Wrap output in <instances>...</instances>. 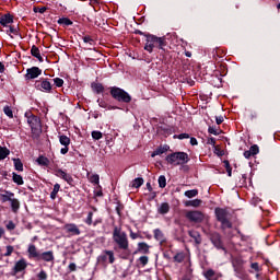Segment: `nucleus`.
<instances>
[{
    "mask_svg": "<svg viewBox=\"0 0 280 280\" xmlns=\"http://www.w3.org/2000/svg\"><path fill=\"white\" fill-rule=\"evenodd\" d=\"M165 47H167V38L165 36L159 37L152 34L145 35L144 50L149 54H152L155 49L165 51Z\"/></svg>",
    "mask_w": 280,
    "mask_h": 280,
    "instance_id": "f257e3e1",
    "label": "nucleus"
},
{
    "mask_svg": "<svg viewBox=\"0 0 280 280\" xmlns=\"http://www.w3.org/2000/svg\"><path fill=\"white\" fill-rule=\"evenodd\" d=\"M27 257L28 259H34L35 261H46L51 262L56 257L54 256V250H48L40 253L38 247L34 244H30L27 247Z\"/></svg>",
    "mask_w": 280,
    "mask_h": 280,
    "instance_id": "f03ea898",
    "label": "nucleus"
},
{
    "mask_svg": "<svg viewBox=\"0 0 280 280\" xmlns=\"http://www.w3.org/2000/svg\"><path fill=\"white\" fill-rule=\"evenodd\" d=\"M109 91L110 97L118 102L119 104H130L132 102V96L124 89L119 86H109L107 88Z\"/></svg>",
    "mask_w": 280,
    "mask_h": 280,
    "instance_id": "7ed1b4c3",
    "label": "nucleus"
},
{
    "mask_svg": "<svg viewBox=\"0 0 280 280\" xmlns=\"http://www.w3.org/2000/svg\"><path fill=\"white\" fill-rule=\"evenodd\" d=\"M113 241L118 246V250H128L130 243L128 242V234L121 231V228L115 226L113 231Z\"/></svg>",
    "mask_w": 280,
    "mask_h": 280,
    "instance_id": "20e7f679",
    "label": "nucleus"
},
{
    "mask_svg": "<svg viewBox=\"0 0 280 280\" xmlns=\"http://www.w3.org/2000/svg\"><path fill=\"white\" fill-rule=\"evenodd\" d=\"M165 161L168 163V165H187L189 163V154L178 151V152H173L168 155H166Z\"/></svg>",
    "mask_w": 280,
    "mask_h": 280,
    "instance_id": "39448f33",
    "label": "nucleus"
},
{
    "mask_svg": "<svg viewBox=\"0 0 280 280\" xmlns=\"http://www.w3.org/2000/svg\"><path fill=\"white\" fill-rule=\"evenodd\" d=\"M214 215L217 221L221 223V230L224 232L226 229H233V223L229 220V210L223 208H215Z\"/></svg>",
    "mask_w": 280,
    "mask_h": 280,
    "instance_id": "423d86ee",
    "label": "nucleus"
},
{
    "mask_svg": "<svg viewBox=\"0 0 280 280\" xmlns=\"http://www.w3.org/2000/svg\"><path fill=\"white\" fill-rule=\"evenodd\" d=\"M27 124L31 126L32 135H34V137H40L43 133V124L40 122V118L34 114H31L27 117Z\"/></svg>",
    "mask_w": 280,
    "mask_h": 280,
    "instance_id": "0eeeda50",
    "label": "nucleus"
},
{
    "mask_svg": "<svg viewBox=\"0 0 280 280\" xmlns=\"http://www.w3.org/2000/svg\"><path fill=\"white\" fill-rule=\"evenodd\" d=\"M209 240L211 244L217 248V250H223L226 253V246H224V241L222 240V234L219 232H211L209 234Z\"/></svg>",
    "mask_w": 280,
    "mask_h": 280,
    "instance_id": "6e6552de",
    "label": "nucleus"
},
{
    "mask_svg": "<svg viewBox=\"0 0 280 280\" xmlns=\"http://www.w3.org/2000/svg\"><path fill=\"white\" fill-rule=\"evenodd\" d=\"M96 261L100 266H106V261H108V264H115V252L108 249L103 250L96 258Z\"/></svg>",
    "mask_w": 280,
    "mask_h": 280,
    "instance_id": "1a4fd4ad",
    "label": "nucleus"
},
{
    "mask_svg": "<svg viewBox=\"0 0 280 280\" xmlns=\"http://www.w3.org/2000/svg\"><path fill=\"white\" fill-rule=\"evenodd\" d=\"M185 218L194 224H201V222H205V213L200 210H188Z\"/></svg>",
    "mask_w": 280,
    "mask_h": 280,
    "instance_id": "9d476101",
    "label": "nucleus"
},
{
    "mask_svg": "<svg viewBox=\"0 0 280 280\" xmlns=\"http://www.w3.org/2000/svg\"><path fill=\"white\" fill-rule=\"evenodd\" d=\"M35 89L42 93H51L52 85L49 79H40L35 81Z\"/></svg>",
    "mask_w": 280,
    "mask_h": 280,
    "instance_id": "9b49d317",
    "label": "nucleus"
},
{
    "mask_svg": "<svg viewBox=\"0 0 280 280\" xmlns=\"http://www.w3.org/2000/svg\"><path fill=\"white\" fill-rule=\"evenodd\" d=\"M25 270H27V260H25V258H22L15 262L14 267L10 272V276L16 277L19 272H25Z\"/></svg>",
    "mask_w": 280,
    "mask_h": 280,
    "instance_id": "f8f14e48",
    "label": "nucleus"
},
{
    "mask_svg": "<svg viewBox=\"0 0 280 280\" xmlns=\"http://www.w3.org/2000/svg\"><path fill=\"white\" fill-rule=\"evenodd\" d=\"M43 74V70L38 67H32L26 69V74L25 78L26 80H36V78H38V75Z\"/></svg>",
    "mask_w": 280,
    "mask_h": 280,
    "instance_id": "ddd939ff",
    "label": "nucleus"
},
{
    "mask_svg": "<svg viewBox=\"0 0 280 280\" xmlns=\"http://www.w3.org/2000/svg\"><path fill=\"white\" fill-rule=\"evenodd\" d=\"M59 142L63 148L60 150V154H67L69 152V145H71V138L66 135L59 136Z\"/></svg>",
    "mask_w": 280,
    "mask_h": 280,
    "instance_id": "4468645a",
    "label": "nucleus"
},
{
    "mask_svg": "<svg viewBox=\"0 0 280 280\" xmlns=\"http://www.w3.org/2000/svg\"><path fill=\"white\" fill-rule=\"evenodd\" d=\"M203 277L207 280H222V273L215 272L213 269H208L203 272Z\"/></svg>",
    "mask_w": 280,
    "mask_h": 280,
    "instance_id": "2eb2a0df",
    "label": "nucleus"
},
{
    "mask_svg": "<svg viewBox=\"0 0 280 280\" xmlns=\"http://www.w3.org/2000/svg\"><path fill=\"white\" fill-rule=\"evenodd\" d=\"M12 23H14V15L7 13L0 16V25L2 27H9Z\"/></svg>",
    "mask_w": 280,
    "mask_h": 280,
    "instance_id": "dca6fc26",
    "label": "nucleus"
},
{
    "mask_svg": "<svg viewBox=\"0 0 280 280\" xmlns=\"http://www.w3.org/2000/svg\"><path fill=\"white\" fill-rule=\"evenodd\" d=\"M137 253H141L142 255H150V245L145 242L138 243V248L136 252H133V255H137Z\"/></svg>",
    "mask_w": 280,
    "mask_h": 280,
    "instance_id": "f3484780",
    "label": "nucleus"
},
{
    "mask_svg": "<svg viewBox=\"0 0 280 280\" xmlns=\"http://www.w3.org/2000/svg\"><path fill=\"white\" fill-rule=\"evenodd\" d=\"M65 229L70 235H80V228L75 225V223H68L65 225Z\"/></svg>",
    "mask_w": 280,
    "mask_h": 280,
    "instance_id": "a211bd4d",
    "label": "nucleus"
},
{
    "mask_svg": "<svg viewBox=\"0 0 280 280\" xmlns=\"http://www.w3.org/2000/svg\"><path fill=\"white\" fill-rule=\"evenodd\" d=\"M14 198V192L4 190V194H0V200L2 203L10 202Z\"/></svg>",
    "mask_w": 280,
    "mask_h": 280,
    "instance_id": "6ab92c4d",
    "label": "nucleus"
},
{
    "mask_svg": "<svg viewBox=\"0 0 280 280\" xmlns=\"http://www.w3.org/2000/svg\"><path fill=\"white\" fill-rule=\"evenodd\" d=\"M188 235L195 241L196 246H200V244H202V236H200V233L196 231H189Z\"/></svg>",
    "mask_w": 280,
    "mask_h": 280,
    "instance_id": "aec40b11",
    "label": "nucleus"
},
{
    "mask_svg": "<svg viewBox=\"0 0 280 280\" xmlns=\"http://www.w3.org/2000/svg\"><path fill=\"white\" fill-rule=\"evenodd\" d=\"M91 89L94 93H96L97 95L104 93L105 91V88H104V84L102 83H97V82H92L91 83Z\"/></svg>",
    "mask_w": 280,
    "mask_h": 280,
    "instance_id": "412c9836",
    "label": "nucleus"
},
{
    "mask_svg": "<svg viewBox=\"0 0 280 280\" xmlns=\"http://www.w3.org/2000/svg\"><path fill=\"white\" fill-rule=\"evenodd\" d=\"M7 34H13L14 36H20L21 38H23V35H21V28L19 27V25H10L9 30H7Z\"/></svg>",
    "mask_w": 280,
    "mask_h": 280,
    "instance_id": "4be33fe9",
    "label": "nucleus"
},
{
    "mask_svg": "<svg viewBox=\"0 0 280 280\" xmlns=\"http://www.w3.org/2000/svg\"><path fill=\"white\" fill-rule=\"evenodd\" d=\"M153 235L154 240H156V242H160V244H163V242H165V234H163V231H161V229H155L153 231Z\"/></svg>",
    "mask_w": 280,
    "mask_h": 280,
    "instance_id": "5701e85b",
    "label": "nucleus"
},
{
    "mask_svg": "<svg viewBox=\"0 0 280 280\" xmlns=\"http://www.w3.org/2000/svg\"><path fill=\"white\" fill-rule=\"evenodd\" d=\"M10 205H11L12 212L13 213H19V209H21V201H19V199L13 197L10 200Z\"/></svg>",
    "mask_w": 280,
    "mask_h": 280,
    "instance_id": "b1692460",
    "label": "nucleus"
},
{
    "mask_svg": "<svg viewBox=\"0 0 280 280\" xmlns=\"http://www.w3.org/2000/svg\"><path fill=\"white\" fill-rule=\"evenodd\" d=\"M167 150H170V147H167V145L160 147L152 152L151 156H152V159H154V156H161V154H165V152H167Z\"/></svg>",
    "mask_w": 280,
    "mask_h": 280,
    "instance_id": "393cba45",
    "label": "nucleus"
},
{
    "mask_svg": "<svg viewBox=\"0 0 280 280\" xmlns=\"http://www.w3.org/2000/svg\"><path fill=\"white\" fill-rule=\"evenodd\" d=\"M13 165L16 172H23V162L19 158H13Z\"/></svg>",
    "mask_w": 280,
    "mask_h": 280,
    "instance_id": "a878e982",
    "label": "nucleus"
},
{
    "mask_svg": "<svg viewBox=\"0 0 280 280\" xmlns=\"http://www.w3.org/2000/svg\"><path fill=\"white\" fill-rule=\"evenodd\" d=\"M185 207H195L198 208L200 205H202V201L200 199H194V200H187L184 202Z\"/></svg>",
    "mask_w": 280,
    "mask_h": 280,
    "instance_id": "bb28decb",
    "label": "nucleus"
},
{
    "mask_svg": "<svg viewBox=\"0 0 280 280\" xmlns=\"http://www.w3.org/2000/svg\"><path fill=\"white\" fill-rule=\"evenodd\" d=\"M12 180L15 183V185H24L25 182L23 180V176L16 174L15 172L12 173Z\"/></svg>",
    "mask_w": 280,
    "mask_h": 280,
    "instance_id": "cd10ccee",
    "label": "nucleus"
},
{
    "mask_svg": "<svg viewBox=\"0 0 280 280\" xmlns=\"http://www.w3.org/2000/svg\"><path fill=\"white\" fill-rule=\"evenodd\" d=\"M158 211L161 215H165V214L170 213V203H167V202L161 203Z\"/></svg>",
    "mask_w": 280,
    "mask_h": 280,
    "instance_id": "c85d7f7f",
    "label": "nucleus"
},
{
    "mask_svg": "<svg viewBox=\"0 0 280 280\" xmlns=\"http://www.w3.org/2000/svg\"><path fill=\"white\" fill-rule=\"evenodd\" d=\"M8 156H10V150L0 145V161L8 159Z\"/></svg>",
    "mask_w": 280,
    "mask_h": 280,
    "instance_id": "c756f323",
    "label": "nucleus"
},
{
    "mask_svg": "<svg viewBox=\"0 0 280 280\" xmlns=\"http://www.w3.org/2000/svg\"><path fill=\"white\" fill-rule=\"evenodd\" d=\"M38 165H43L44 167H49V160L45 155H39L37 158Z\"/></svg>",
    "mask_w": 280,
    "mask_h": 280,
    "instance_id": "7c9ffc66",
    "label": "nucleus"
},
{
    "mask_svg": "<svg viewBox=\"0 0 280 280\" xmlns=\"http://www.w3.org/2000/svg\"><path fill=\"white\" fill-rule=\"evenodd\" d=\"M173 261H175L176 264H183L185 261V253L184 252L177 253L173 257Z\"/></svg>",
    "mask_w": 280,
    "mask_h": 280,
    "instance_id": "2f4dec72",
    "label": "nucleus"
},
{
    "mask_svg": "<svg viewBox=\"0 0 280 280\" xmlns=\"http://www.w3.org/2000/svg\"><path fill=\"white\" fill-rule=\"evenodd\" d=\"M58 191H60V184H55L52 191L50 192L51 200H56V198H58Z\"/></svg>",
    "mask_w": 280,
    "mask_h": 280,
    "instance_id": "473e14b6",
    "label": "nucleus"
},
{
    "mask_svg": "<svg viewBox=\"0 0 280 280\" xmlns=\"http://www.w3.org/2000/svg\"><path fill=\"white\" fill-rule=\"evenodd\" d=\"M58 25H66V27H69V25H73V21L69 18H61L57 21Z\"/></svg>",
    "mask_w": 280,
    "mask_h": 280,
    "instance_id": "72a5a7b5",
    "label": "nucleus"
},
{
    "mask_svg": "<svg viewBox=\"0 0 280 280\" xmlns=\"http://www.w3.org/2000/svg\"><path fill=\"white\" fill-rule=\"evenodd\" d=\"M223 165L226 170L228 176L229 177L233 176V167H231V162H229V160H224Z\"/></svg>",
    "mask_w": 280,
    "mask_h": 280,
    "instance_id": "f704fd0d",
    "label": "nucleus"
},
{
    "mask_svg": "<svg viewBox=\"0 0 280 280\" xmlns=\"http://www.w3.org/2000/svg\"><path fill=\"white\" fill-rule=\"evenodd\" d=\"M158 183L161 189H165V187H167V178H165V175H161L158 179Z\"/></svg>",
    "mask_w": 280,
    "mask_h": 280,
    "instance_id": "c9c22d12",
    "label": "nucleus"
},
{
    "mask_svg": "<svg viewBox=\"0 0 280 280\" xmlns=\"http://www.w3.org/2000/svg\"><path fill=\"white\" fill-rule=\"evenodd\" d=\"M141 185H143V177H137L133 179L132 187L135 189H139V187H141Z\"/></svg>",
    "mask_w": 280,
    "mask_h": 280,
    "instance_id": "e433bc0d",
    "label": "nucleus"
},
{
    "mask_svg": "<svg viewBox=\"0 0 280 280\" xmlns=\"http://www.w3.org/2000/svg\"><path fill=\"white\" fill-rule=\"evenodd\" d=\"M184 196H186V198H196V196H198V189L186 190Z\"/></svg>",
    "mask_w": 280,
    "mask_h": 280,
    "instance_id": "4c0bfd02",
    "label": "nucleus"
},
{
    "mask_svg": "<svg viewBox=\"0 0 280 280\" xmlns=\"http://www.w3.org/2000/svg\"><path fill=\"white\" fill-rule=\"evenodd\" d=\"M3 113L4 115H7V117H9L10 119H14V113L12 112V108H10V106H4L3 107Z\"/></svg>",
    "mask_w": 280,
    "mask_h": 280,
    "instance_id": "58836bf2",
    "label": "nucleus"
},
{
    "mask_svg": "<svg viewBox=\"0 0 280 280\" xmlns=\"http://www.w3.org/2000/svg\"><path fill=\"white\" fill-rule=\"evenodd\" d=\"M124 252L119 255L120 259H128L131 255L130 246L127 247V249H122Z\"/></svg>",
    "mask_w": 280,
    "mask_h": 280,
    "instance_id": "ea45409f",
    "label": "nucleus"
},
{
    "mask_svg": "<svg viewBox=\"0 0 280 280\" xmlns=\"http://www.w3.org/2000/svg\"><path fill=\"white\" fill-rule=\"evenodd\" d=\"M31 55L34 58L40 56V49L36 45H33L32 48H31Z\"/></svg>",
    "mask_w": 280,
    "mask_h": 280,
    "instance_id": "a19ab883",
    "label": "nucleus"
},
{
    "mask_svg": "<svg viewBox=\"0 0 280 280\" xmlns=\"http://www.w3.org/2000/svg\"><path fill=\"white\" fill-rule=\"evenodd\" d=\"M90 183L93 185H100V176L97 174H93L89 177Z\"/></svg>",
    "mask_w": 280,
    "mask_h": 280,
    "instance_id": "79ce46f5",
    "label": "nucleus"
},
{
    "mask_svg": "<svg viewBox=\"0 0 280 280\" xmlns=\"http://www.w3.org/2000/svg\"><path fill=\"white\" fill-rule=\"evenodd\" d=\"M85 224H88V226H92L93 225V211H90L88 213L86 219L84 220Z\"/></svg>",
    "mask_w": 280,
    "mask_h": 280,
    "instance_id": "37998d69",
    "label": "nucleus"
},
{
    "mask_svg": "<svg viewBox=\"0 0 280 280\" xmlns=\"http://www.w3.org/2000/svg\"><path fill=\"white\" fill-rule=\"evenodd\" d=\"M52 82L58 89H60L65 84V80H62L61 78H55L52 79Z\"/></svg>",
    "mask_w": 280,
    "mask_h": 280,
    "instance_id": "c03bdc74",
    "label": "nucleus"
},
{
    "mask_svg": "<svg viewBox=\"0 0 280 280\" xmlns=\"http://www.w3.org/2000/svg\"><path fill=\"white\" fill-rule=\"evenodd\" d=\"M102 137H104L102 131H92V139H94L95 141H100V139H102Z\"/></svg>",
    "mask_w": 280,
    "mask_h": 280,
    "instance_id": "a18cd8bd",
    "label": "nucleus"
},
{
    "mask_svg": "<svg viewBox=\"0 0 280 280\" xmlns=\"http://www.w3.org/2000/svg\"><path fill=\"white\" fill-rule=\"evenodd\" d=\"M139 264H141L142 267L148 266V262L150 261V258L148 256H141L138 259Z\"/></svg>",
    "mask_w": 280,
    "mask_h": 280,
    "instance_id": "49530a36",
    "label": "nucleus"
},
{
    "mask_svg": "<svg viewBox=\"0 0 280 280\" xmlns=\"http://www.w3.org/2000/svg\"><path fill=\"white\" fill-rule=\"evenodd\" d=\"M48 8L47 7H42V8H38V7H34L33 8V12L35 13H38L39 14H45V12H47Z\"/></svg>",
    "mask_w": 280,
    "mask_h": 280,
    "instance_id": "de8ad7c7",
    "label": "nucleus"
},
{
    "mask_svg": "<svg viewBox=\"0 0 280 280\" xmlns=\"http://www.w3.org/2000/svg\"><path fill=\"white\" fill-rule=\"evenodd\" d=\"M62 180H66V183H68V185H73V177L69 173H66V175H63Z\"/></svg>",
    "mask_w": 280,
    "mask_h": 280,
    "instance_id": "09e8293b",
    "label": "nucleus"
},
{
    "mask_svg": "<svg viewBox=\"0 0 280 280\" xmlns=\"http://www.w3.org/2000/svg\"><path fill=\"white\" fill-rule=\"evenodd\" d=\"M55 174H56V176H58V178H65V175L67 174V172H65V171H62V168H57L56 171H55Z\"/></svg>",
    "mask_w": 280,
    "mask_h": 280,
    "instance_id": "8fccbe9b",
    "label": "nucleus"
},
{
    "mask_svg": "<svg viewBox=\"0 0 280 280\" xmlns=\"http://www.w3.org/2000/svg\"><path fill=\"white\" fill-rule=\"evenodd\" d=\"M249 151H250V153H252L254 156L257 155V153L259 152V145L253 144V145L249 148Z\"/></svg>",
    "mask_w": 280,
    "mask_h": 280,
    "instance_id": "3c124183",
    "label": "nucleus"
},
{
    "mask_svg": "<svg viewBox=\"0 0 280 280\" xmlns=\"http://www.w3.org/2000/svg\"><path fill=\"white\" fill-rule=\"evenodd\" d=\"M37 280H47V271H39V273L37 275Z\"/></svg>",
    "mask_w": 280,
    "mask_h": 280,
    "instance_id": "603ef678",
    "label": "nucleus"
},
{
    "mask_svg": "<svg viewBox=\"0 0 280 280\" xmlns=\"http://www.w3.org/2000/svg\"><path fill=\"white\" fill-rule=\"evenodd\" d=\"M14 253V247L12 245L7 246V252L4 253V257H10Z\"/></svg>",
    "mask_w": 280,
    "mask_h": 280,
    "instance_id": "864d4df0",
    "label": "nucleus"
},
{
    "mask_svg": "<svg viewBox=\"0 0 280 280\" xmlns=\"http://www.w3.org/2000/svg\"><path fill=\"white\" fill-rule=\"evenodd\" d=\"M5 226L7 231H14V229H16V224H14V221H9Z\"/></svg>",
    "mask_w": 280,
    "mask_h": 280,
    "instance_id": "5fc2aeb1",
    "label": "nucleus"
},
{
    "mask_svg": "<svg viewBox=\"0 0 280 280\" xmlns=\"http://www.w3.org/2000/svg\"><path fill=\"white\" fill-rule=\"evenodd\" d=\"M214 154H217V156H224V150L217 145L214 147Z\"/></svg>",
    "mask_w": 280,
    "mask_h": 280,
    "instance_id": "6e6d98bb",
    "label": "nucleus"
},
{
    "mask_svg": "<svg viewBox=\"0 0 280 280\" xmlns=\"http://www.w3.org/2000/svg\"><path fill=\"white\" fill-rule=\"evenodd\" d=\"M173 138L174 139H179V140L189 139V133L175 135Z\"/></svg>",
    "mask_w": 280,
    "mask_h": 280,
    "instance_id": "4d7b16f0",
    "label": "nucleus"
},
{
    "mask_svg": "<svg viewBox=\"0 0 280 280\" xmlns=\"http://www.w3.org/2000/svg\"><path fill=\"white\" fill-rule=\"evenodd\" d=\"M130 231V237L131 240H138V237H140V240H143V236L139 235V233H135L132 230H129Z\"/></svg>",
    "mask_w": 280,
    "mask_h": 280,
    "instance_id": "13d9d810",
    "label": "nucleus"
},
{
    "mask_svg": "<svg viewBox=\"0 0 280 280\" xmlns=\"http://www.w3.org/2000/svg\"><path fill=\"white\" fill-rule=\"evenodd\" d=\"M208 132L209 135H214V137H218V135H220V132H218V129H215V127H209Z\"/></svg>",
    "mask_w": 280,
    "mask_h": 280,
    "instance_id": "bf43d9fd",
    "label": "nucleus"
},
{
    "mask_svg": "<svg viewBox=\"0 0 280 280\" xmlns=\"http://www.w3.org/2000/svg\"><path fill=\"white\" fill-rule=\"evenodd\" d=\"M97 104L101 108H106L108 106V103H106V101L98 98L97 100Z\"/></svg>",
    "mask_w": 280,
    "mask_h": 280,
    "instance_id": "052dcab7",
    "label": "nucleus"
},
{
    "mask_svg": "<svg viewBox=\"0 0 280 280\" xmlns=\"http://www.w3.org/2000/svg\"><path fill=\"white\" fill-rule=\"evenodd\" d=\"M250 269L255 270V272H259V262H252Z\"/></svg>",
    "mask_w": 280,
    "mask_h": 280,
    "instance_id": "680f3d73",
    "label": "nucleus"
},
{
    "mask_svg": "<svg viewBox=\"0 0 280 280\" xmlns=\"http://www.w3.org/2000/svg\"><path fill=\"white\" fill-rule=\"evenodd\" d=\"M68 268L70 272H75V270H78V266H75V262H71Z\"/></svg>",
    "mask_w": 280,
    "mask_h": 280,
    "instance_id": "e2e57ef3",
    "label": "nucleus"
},
{
    "mask_svg": "<svg viewBox=\"0 0 280 280\" xmlns=\"http://www.w3.org/2000/svg\"><path fill=\"white\" fill-rule=\"evenodd\" d=\"M215 121H217V125L220 126L221 124L224 122V117L223 116H217Z\"/></svg>",
    "mask_w": 280,
    "mask_h": 280,
    "instance_id": "0e129e2a",
    "label": "nucleus"
},
{
    "mask_svg": "<svg viewBox=\"0 0 280 280\" xmlns=\"http://www.w3.org/2000/svg\"><path fill=\"white\" fill-rule=\"evenodd\" d=\"M207 143H208V145H213L214 148L217 147L215 145V138H209Z\"/></svg>",
    "mask_w": 280,
    "mask_h": 280,
    "instance_id": "69168bd1",
    "label": "nucleus"
},
{
    "mask_svg": "<svg viewBox=\"0 0 280 280\" xmlns=\"http://www.w3.org/2000/svg\"><path fill=\"white\" fill-rule=\"evenodd\" d=\"M163 131H164L165 137H170V135H172L171 128H164Z\"/></svg>",
    "mask_w": 280,
    "mask_h": 280,
    "instance_id": "338daca9",
    "label": "nucleus"
},
{
    "mask_svg": "<svg viewBox=\"0 0 280 280\" xmlns=\"http://www.w3.org/2000/svg\"><path fill=\"white\" fill-rule=\"evenodd\" d=\"M243 155H244L246 159H250V156H254L253 153L250 152V150L245 151V152L243 153Z\"/></svg>",
    "mask_w": 280,
    "mask_h": 280,
    "instance_id": "774afa93",
    "label": "nucleus"
}]
</instances>
